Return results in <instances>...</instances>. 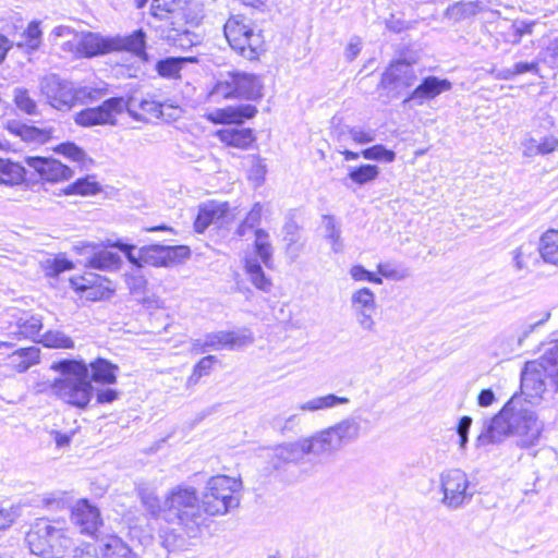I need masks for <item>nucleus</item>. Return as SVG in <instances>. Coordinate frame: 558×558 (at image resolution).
Returning a JSON list of instances; mask_svg holds the SVG:
<instances>
[{"label":"nucleus","instance_id":"1","mask_svg":"<svg viewBox=\"0 0 558 558\" xmlns=\"http://www.w3.org/2000/svg\"><path fill=\"white\" fill-rule=\"evenodd\" d=\"M521 393H514L490 418L483 422L475 447L499 445L507 437L517 435V446L529 449L538 444L544 423L527 405H536L544 400L546 383L533 363H526L521 372Z\"/></svg>","mask_w":558,"mask_h":558},{"label":"nucleus","instance_id":"2","mask_svg":"<svg viewBox=\"0 0 558 558\" xmlns=\"http://www.w3.org/2000/svg\"><path fill=\"white\" fill-rule=\"evenodd\" d=\"M50 369L59 374L48 384L50 393L65 404L86 410L94 398L93 384H117L120 367L108 359L98 356L89 363L82 357L59 359L51 363Z\"/></svg>","mask_w":558,"mask_h":558},{"label":"nucleus","instance_id":"3","mask_svg":"<svg viewBox=\"0 0 558 558\" xmlns=\"http://www.w3.org/2000/svg\"><path fill=\"white\" fill-rule=\"evenodd\" d=\"M166 523L178 525L189 536H195L205 522L195 487L180 484L166 494Z\"/></svg>","mask_w":558,"mask_h":558},{"label":"nucleus","instance_id":"4","mask_svg":"<svg viewBox=\"0 0 558 558\" xmlns=\"http://www.w3.org/2000/svg\"><path fill=\"white\" fill-rule=\"evenodd\" d=\"M109 245L119 250L128 262L134 267L142 269L145 265L153 267H171L182 264L191 257L192 251L187 245H165L154 243L144 245L137 250L136 245L126 243L122 239L109 242Z\"/></svg>","mask_w":558,"mask_h":558},{"label":"nucleus","instance_id":"5","mask_svg":"<svg viewBox=\"0 0 558 558\" xmlns=\"http://www.w3.org/2000/svg\"><path fill=\"white\" fill-rule=\"evenodd\" d=\"M33 555L41 558H63L72 548L73 542L65 531L48 519H37L25 536Z\"/></svg>","mask_w":558,"mask_h":558},{"label":"nucleus","instance_id":"6","mask_svg":"<svg viewBox=\"0 0 558 558\" xmlns=\"http://www.w3.org/2000/svg\"><path fill=\"white\" fill-rule=\"evenodd\" d=\"M40 92L47 102L59 111H69L77 102L96 100L105 92L87 86L76 87L73 82L61 78L58 74H49L40 80Z\"/></svg>","mask_w":558,"mask_h":558},{"label":"nucleus","instance_id":"7","mask_svg":"<svg viewBox=\"0 0 558 558\" xmlns=\"http://www.w3.org/2000/svg\"><path fill=\"white\" fill-rule=\"evenodd\" d=\"M223 34L233 51L254 61L265 51L262 29L243 14L231 15L223 25Z\"/></svg>","mask_w":558,"mask_h":558},{"label":"nucleus","instance_id":"8","mask_svg":"<svg viewBox=\"0 0 558 558\" xmlns=\"http://www.w3.org/2000/svg\"><path fill=\"white\" fill-rule=\"evenodd\" d=\"M265 84L262 75L240 70L220 73L211 93L223 99L259 101L264 97Z\"/></svg>","mask_w":558,"mask_h":558},{"label":"nucleus","instance_id":"9","mask_svg":"<svg viewBox=\"0 0 558 558\" xmlns=\"http://www.w3.org/2000/svg\"><path fill=\"white\" fill-rule=\"evenodd\" d=\"M241 483L227 475H217L208 480L205 492L199 499L203 515H223L239 507L240 499L234 493Z\"/></svg>","mask_w":558,"mask_h":558},{"label":"nucleus","instance_id":"10","mask_svg":"<svg viewBox=\"0 0 558 558\" xmlns=\"http://www.w3.org/2000/svg\"><path fill=\"white\" fill-rule=\"evenodd\" d=\"M314 435L323 456L329 457L360 438L361 423L357 417H347Z\"/></svg>","mask_w":558,"mask_h":558},{"label":"nucleus","instance_id":"11","mask_svg":"<svg viewBox=\"0 0 558 558\" xmlns=\"http://www.w3.org/2000/svg\"><path fill=\"white\" fill-rule=\"evenodd\" d=\"M441 504L457 510L470 504L476 493V485L471 483L465 472L460 469L449 470L440 475Z\"/></svg>","mask_w":558,"mask_h":558},{"label":"nucleus","instance_id":"12","mask_svg":"<svg viewBox=\"0 0 558 558\" xmlns=\"http://www.w3.org/2000/svg\"><path fill=\"white\" fill-rule=\"evenodd\" d=\"M317 445L314 434L294 442L279 445L274 449L268 465L271 470L280 471L286 470L290 464L303 462L308 456L323 457Z\"/></svg>","mask_w":558,"mask_h":558},{"label":"nucleus","instance_id":"13","mask_svg":"<svg viewBox=\"0 0 558 558\" xmlns=\"http://www.w3.org/2000/svg\"><path fill=\"white\" fill-rule=\"evenodd\" d=\"M112 240L106 242H88L81 241L73 246V251L78 254L86 256L85 266L87 268L102 270V271H116L119 270L123 264L121 256L111 252L108 248L112 247L109 245Z\"/></svg>","mask_w":558,"mask_h":558},{"label":"nucleus","instance_id":"14","mask_svg":"<svg viewBox=\"0 0 558 558\" xmlns=\"http://www.w3.org/2000/svg\"><path fill=\"white\" fill-rule=\"evenodd\" d=\"M124 107V97H110L99 106L88 107L75 113L74 122L83 128L116 125L118 122L117 116L123 112Z\"/></svg>","mask_w":558,"mask_h":558},{"label":"nucleus","instance_id":"15","mask_svg":"<svg viewBox=\"0 0 558 558\" xmlns=\"http://www.w3.org/2000/svg\"><path fill=\"white\" fill-rule=\"evenodd\" d=\"M69 282L71 289L86 301H105L114 294V289L109 286L110 280L94 272L71 277Z\"/></svg>","mask_w":558,"mask_h":558},{"label":"nucleus","instance_id":"16","mask_svg":"<svg viewBox=\"0 0 558 558\" xmlns=\"http://www.w3.org/2000/svg\"><path fill=\"white\" fill-rule=\"evenodd\" d=\"M414 59L399 57L390 61L388 66L381 73L377 89L391 90L397 85L411 87L417 80L413 64Z\"/></svg>","mask_w":558,"mask_h":558},{"label":"nucleus","instance_id":"17","mask_svg":"<svg viewBox=\"0 0 558 558\" xmlns=\"http://www.w3.org/2000/svg\"><path fill=\"white\" fill-rule=\"evenodd\" d=\"M452 88V82L447 77H439L436 75L424 76L420 84L403 99V106L413 104L414 106H423L425 102L430 101L449 92Z\"/></svg>","mask_w":558,"mask_h":558},{"label":"nucleus","instance_id":"18","mask_svg":"<svg viewBox=\"0 0 558 558\" xmlns=\"http://www.w3.org/2000/svg\"><path fill=\"white\" fill-rule=\"evenodd\" d=\"M25 162L34 169L40 180L47 182L65 181L74 174L69 166L52 157L27 156Z\"/></svg>","mask_w":558,"mask_h":558},{"label":"nucleus","instance_id":"19","mask_svg":"<svg viewBox=\"0 0 558 558\" xmlns=\"http://www.w3.org/2000/svg\"><path fill=\"white\" fill-rule=\"evenodd\" d=\"M230 214V205L228 202H218L215 199L201 203L193 227L194 231L198 234L211 226H222Z\"/></svg>","mask_w":558,"mask_h":558},{"label":"nucleus","instance_id":"20","mask_svg":"<svg viewBox=\"0 0 558 558\" xmlns=\"http://www.w3.org/2000/svg\"><path fill=\"white\" fill-rule=\"evenodd\" d=\"M351 307L360 327L363 330L373 331L375 326L373 314L377 307L374 292L367 287L356 290L351 296Z\"/></svg>","mask_w":558,"mask_h":558},{"label":"nucleus","instance_id":"21","mask_svg":"<svg viewBox=\"0 0 558 558\" xmlns=\"http://www.w3.org/2000/svg\"><path fill=\"white\" fill-rule=\"evenodd\" d=\"M71 520L82 534L90 536L102 525L99 509L86 499L80 500L72 509Z\"/></svg>","mask_w":558,"mask_h":558},{"label":"nucleus","instance_id":"22","mask_svg":"<svg viewBox=\"0 0 558 558\" xmlns=\"http://www.w3.org/2000/svg\"><path fill=\"white\" fill-rule=\"evenodd\" d=\"M75 53L81 58H95L111 53L110 36L83 32L77 36Z\"/></svg>","mask_w":558,"mask_h":558},{"label":"nucleus","instance_id":"23","mask_svg":"<svg viewBox=\"0 0 558 558\" xmlns=\"http://www.w3.org/2000/svg\"><path fill=\"white\" fill-rule=\"evenodd\" d=\"M7 130L26 143L38 145H44L56 137V128L53 126L38 128L19 121H9Z\"/></svg>","mask_w":558,"mask_h":558},{"label":"nucleus","instance_id":"24","mask_svg":"<svg viewBox=\"0 0 558 558\" xmlns=\"http://www.w3.org/2000/svg\"><path fill=\"white\" fill-rule=\"evenodd\" d=\"M253 342L251 333L241 335L234 331H215L206 333V343L210 350H233Z\"/></svg>","mask_w":558,"mask_h":558},{"label":"nucleus","instance_id":"25","mask_svg":"<svg viewBox=\"0 0 558 558\" xmlns=\"http://www.w3.org/2000/svg\"><path fill=\"white\" fill-rule=\"evenodd\" d=\"M345 161L357 160L364 158L365 160L391 163L396 160L397 154L393 149L388 148L384 144H375L369 147L363 148L360 151H353L350 149L338 150Z\"/></svg>","mask_w":558,"mask_h":558},{"label":"nucleus","instance_id":"26","mask_svg":"<svg viewBox=\"0 0 558 558\" xmlns=\"http://www.w3.org/2000/svg\"><path fill=\"white\" fill-rule=\"evenodd\" d=\"M380 172V168L374 163L348 166L347 175L342 182L348 189L353 186L362 187L374 183L379 178Z\"/></svg>","mask_w":558,"mask_h":558},{"label":"nucleus","instance_id":"27","mask_svg":"<svg viewBox=\"0 0 558 558\" xmlns=\"http://www.w3.org/2000/svg\"><path fill=\"white\" fill-rule=\"evenodd\" d=\"M147 41L146 32L137 28L128 35L110 36L111 53L129 52L131 54L144 53V45Z\"/></svg>","mask_w":558,"mask_h":558},{"label":"nucleus","instance_id":"28","mask_svg":"<svg viewBox=\"0 0 558 558\" xmlns=\"http://www.w3.org/2000/svg\"><path fill=\"white\" fill-rule=\"evenodd\" d=\"M538 365L549 380L550 386L554 387L553 407L558 411V339L539 357Z\"/></svg>","mask_w":558,"mask_h":558},{"label":"nucleus","instance_id":"29","mask_svg":"<svg viewBox=\"0 0 558 558\" xmlns=\"http://www.w3.org/2000/svg\"><path fill=\"white\" fill-rule=\"evenodd\" d=\"M137 496L148 519L166 522V498L161 500L156 492L149 487H140Z\"/></svg>","mask_w":558,"mask_h":558},{"label":"nucleus","instance_id":"30","mask_svg":"<svg viewBox=\"0 0 558 558\" xmlns=\"http://www.w3.org/2000/svg\"><path fill=\"white\" fill-rule=\"evenodd\" d=\"M218 140L228 147L248 149L255 142L253 129H221L216 132Z\"/></svg>","mask_w":558,"mask_h":558},{"label":"nucleus","instance_id":"31","mask_svg":"<svg viewBox=\"0 0 558 558\" xmlns=\"http://www.w3.org/2000/svg\"><path fill=\"white\" fill-rule=\"evenodd\" d=\"M296 210L290 209L286 217L284 223L282 226V240L286 243L287 254H289L292 259L296 258L300 253V247L296 246L300 240V230L301 226L296 222Z\"/></svg>","mask_w":558,"mask_h":558},{"label":"nucleus","instance_id":"32","mask_svg":"<svg viewBox=\"0 0 558 558\" xmlns=\"http://www.w3.org/2000/svg\"><path fill=\"white\" fill-rule=\"evenodd\" d=\"M101 558H138L137 554L119 536L110 535L99 545Z\"/></svg>","mask_w":558,"mask_h":558},{"label":"nucleus","instance_id":"33","mask_svg":"<svg viewBox=\"0 0 558 558\" xmlns=\"http://www.w3.org/2000/svg\"><path fill=\"white\" fill-rule=\"evenodd\" d=\"M25 167L9 158H0V184L15 186L26 181Z\"/></svg>","mask_w":558,"mask_h":558},{"label":"nucleus","instance_id":"34","mask_svg":"<svg viewBox=\"0 0 558 558\" xmlns=\"http://www.w3.org/2000/svg\"><path fill=\"white\" fill-rule=\"evenodd\" d=\"M549 317V312H545L542 317L531 314L523 322L513 324L512 327L517 333V343H524L525 340L537 333Z\"/></svg>","mask_w":558,"mask_h":558},{"label":"nucleus","instance_id":"35","mask_svg":"<svg viewBox=\"0 0 558 558\" xmlns=\"http://www.w3.org/2000/svg\"><path fill=\"white\" fill-rule=\"evenodd\" d=\"M244 270L256 289L266 293L270 292L272 288L271 279L265 274L260 262L256 257L244 258Z\"/></svg>","mask_w":558,"mask_h":558},{"label":"nucleus","instance_id":"36","mask_svg":"<svg viewBox=\"0 0 558 558\" xmlns=\"http://www.w3.org/2000/svg\"><path fill=\"white\" fill-rule=\"evenodd\" d=\"M324 238L331 244L333 253H342L344 248L343 239L341 236V225L333 215H323Z\"/></svg>","mask_w":558,"mask_h":558},{"label":"nucleus","instance_id":"37","mask_svg":"<svg viewBox=\"0 0 558 558\" xmlns=\"http://www.w3.org/2000/svg\"><path fill=\"white\" fill-rule=\"evenodd\" d=\"M482 9V2L476 1H458L452 4H450L445 10V17L448 20H452L453 22H461L466 19H471L475 16Z\"/></svg>","mask_w":558,"mask_h":558},{"label":"nucleus","instance_id":"38","mask_svg":"<svg viewBox=\"0 0 558 558\" xmlns=\"http://www.w3.org/2000/svg\"><path fill=\"white\" fill-rule=\"evenodd\" d=\"M15 369L19 373L27 372L33 365L40 361V349L35 345L19 348L10 354Z\"/></svg>","mask_w":558,"mask_h":558},{"label":"nucleus","instance_id":"39","mask_svg":"<svg viewBox=\"0 0 558 558\" xmlns=\"http://www.w3.org/2000/svg\"><path fill=\"white\" fill-rule=\"evenodd\" d=\"M538 253L545 263L558 265V230L550 229L541 236Z\"/></svg>","mask_w":558,"mask_h":558},{"label":"nucleus","instance_id":"40","mask_svg":"<svg viewBox=\"0 0 558 558\" xmlns=\"http://www.w3.org/2000/svg\"><path fill=\"white\" fill-rule=\"evenodd\" d=\"M15 327L16 330L12 332L13 335L38 342L44 325L40 316L31 315L27 318H19Z\"/></svg>","mask_w":558,"mask_h":558},{"label":"nucleus","instance_id":"41","mask_svg":"<svg viewBox=\"0 0 558 558\" xmlns=\"http://www.w3.org/2000/svg\"><path fill=\"white\" fill-rule=\"evenodd\" d=\"M269 234L265 229H256L255 230V241H254V253L256 257L260 260V264H264L268 269H272L274 260V248L271 243L268 241Z\"/></svg>","mask_w":558,"mask_h":558},{"label":"nucleus","instance_id":"42","mask_svg":"<svg viewBox=\"0 0 558 558\" xmlns=\"http://www.w3.org/2000/svg\"><path fill=\"white\" fill-rule=\"evenodd\" d=\"M62 192L64 195H96L101 192V185L95 177L85 175L69 184Z\"/></svg>","mask_w":558,"mask_h":558},{"label":"nucleus","instance_id":"43","mask_svg":"<svg viewBox=\"0 0 558 558\" xmlns=\"http://www.w3.org/2000/svg\"><path fill=\"white\" fill-rule=\"evenodd\" d=\"M350 399L347 397L328 393L325 396L313 398L300 405L303 411L315 412L319 410L332 409L342 404H348Z\"/></svg>","mask_w":558,"mask_h":558},{"label":"nucleus","instance_id":"44","mask_svg":"<svg viewBox=\"0 0 558 558\" xmlns=\"http://www.w3.org/2000/svg\"><path fill=\"white\" fill-rule=\"evenodd\" d=\"M22 40L16 44L27 53L37 51L41 45L43 32L39 21H32L21 35Z\"/></svg>","mask_w":558,"mask_h":558},{"label":"nucleus","instance_id":"45","mask_svg":"<svg viewBox=\"0 0 558 558\" xmlns=\"http://www.w3.org/2000/svg\"><path fill=\"white\" fill-rule=\"evenodd\" d=\"M538 257V243L526 242L514 251L513 263L517 269L522 270L535 265Z\"/></svg>","mask_w":558,"mask_h":558},{"label":"nucleus","instance_id":"46","mask_svg":"<svg viewBox=\"0 0 558 558\" xmlns=\"http://www.w3.org/2000/svg\"><path fill=\"white\" fill-rule=\"evenodd\" d=\"M345 134L349 135L354 144L361 146L375 142L377 137L376 130L365 125H344L339 132V140H342Z\"/></svg>","mask_w":558,"mask_h":558},{"label":"nucleus","instance_id":"47","mask_svg":"<svg viewBox=\"0 0 558 558\" xmlns=\"http://www.w3.org/2000/svg\"><path fill=\"white\" fill-rule=\"evenodd\" d=\"M191 0H153L150 14L158 20H166L178 11L184 10Z\"/></svg>","mask_w":558,"mask_h":558},{"label":"nucleus","instance_id":"48","mask_svg":"<svg viewBox=\"0 0 558 558\" xmlns=\"http://www.w3.org/2000/svg\"><path fill=\"white\" fill-rule=\"evenodd\" d=\"M167 39L171 46L181 49L182 51H189L193 46L199 43L198 36L189 29H171L167 35Z\"/></svg>","mask_w":558,"mask_h":558},{"label":"nucleus","instance_id":"49","mask_svg":"<svg viewBox=\"0 0 558 558\" xmlns=\"http://www.w3.org/2000/svg\"><path fill=\"white\" fill-rule=\"evenodd\" d=\"M38 343L50 349H74V340L60 330H47Z\"/></svg>","mask_w":558,"mask_h":558},{"label":"nucleus","instance_id":"50","mask_svg":"<svg viewBox=\"0 0 558 558\" xmlns=\"http://www.w3.org/2000/svg\"><path fill=\"white\" fill-rule=\"evenodd\" d=\"M263 206L260 203H255L251 210L246 214L245 218L239 223L234 234L243 238L250 231L259 229L258 226L262 221Z\"/></svg>","mask_w":558,"mask_h":558},{"label":"nucleus","instance_id":"51","mask_svg":"<svg viewBox=\"0 0 558 558\" xmlns=\"http://www.w3.org/2000/svg\"><path fill=\"white\" fill-rule=\"evenodd\" d=\"M45 275L49 278H58L62 272L72 270L74 263L64 254H59L53 258L46 259L43 263Z\"/></svg>","mask_w":558,"mask_h":558},{"label":"nucleus","instance_id":"52","mask_svg":"<svg viewBox=\"0 0 558 558\" xmlns=\"http://www.w3.org/2000/svg\"><path fill=\"white\" fill-rule=\"evenodd\" d=\"M183 66V58L166 57L159 59L155 64V70L159 76L165 78H178Z\"/></svg>","mask_w":558,"mask_h":558},{"label":"nucleus","instance_id":"53","mask_svg":"<svg viewBox=\"0 0 558 558\" xmlns=\"http://www.w3.org/2000/svg\"><path fill=\"white\" fill-rule=\"evenodd\" d=\"M13 101L16 108L28 116L37 113V102L29 95L28 89L16 87L13 92Z\"/></svg>","mask_w":558,"mask_h":558},{"label":"nucleus","instance_id":"54","mask_svg":"<svg viewBox=\"0 0 558 558\" xmlns=\"http://www.w3.org/2000/svg\"><path fill=\"white\" fill-rule=\"evenodd\" d=\"M524 343H517V333L511 326L504 335L496 339V345L499 354L510 355L517 353Z\"/></svg>","mask_w":558,"mask_h":558},{"label":"nucleus","instance_id":"55","mask_svg":"<svg viewBox=\"0 0 558 558\" xmlns=\"http://www.w3.org/2000/svg\"><path fill=\"white\" fill-rule=\"evenodd\" d=\"M53 151L71 161L84 162L87 158L86 151L74 142L66 141L53 147Z\"/></svg>","mask_w":558,"mask_h":558},{"label":"nucleus","instance_id":"56","mask_svg":"<svg viewBox=\"0 0 558 558\" xmlns=\"http://www.w3.org/2000/svg\"><path fill=\"white\" fill-rule=\"evenodd\" d=\"M229 107L231 113V123L236 125L245 123L247 120L255 118L258 113L257 107L253 104H240Z\"/></svg>","mask_w":558,"mask_h":558},{"label":"nucleus","instance_id":"57","mask_svg":"<svg viewBox=\"0 0 558 558\" xmlns=\"http://www.w3.org/2000/svg\"><path fill=\"white\" fill-rule=\"evenodd\" d=\"M124 281L131 294L143 295L146 293L148 282L141 272V269L135 268L132 272H126L124 275Z\"/></svg>","mask_w":558,"mask_h":558},{"label":"nucleus","instance_id":"58","mask_svg":"<svg viewBox=\"0 0 558 558\" xmlns=\"http://www.w3.org/2000/svg\"><path fill=\"white\" fill-rule=\"evenodd\" d=\"M378 276L388 280L400 281L410 276L409 269L404 267H396L390 263H379L377 265Z\"/></svg>","mask_w":558,"mask_h":558},{"label":"nucleus","instance_id":"59","mask_svg":"<svg viewBox=\"0 0 558 558\" xmlns=\"http://www.w3.org/2000/svg\"><path fill=\"white\" fill-rule=\"evenodd\" d=\"M218 362L215 355L202 357L193 367V373L189 378L190 384H196L203 376L209 375L213 366Z\"/></svg>","mask_w":558,"mask_h":558},{"label":"nucleus","instance_id":"60","mask_svg":"<svg viewBox=\"0 0 558 558\" xmlns=\"http://www.w3.org/2000/svg\"><path fill=\"white\" fill-rule=\"evenodd\" d=\"M161 545L168 554L175 553L184 548L186 539L183 535L178 534L174 530L160 534Z\"/></svg>","mask_w":558,"mask_h":558},{"label":"nucleus","instance_id":"61","mask_svg":"<svg viewBox=\"0 0 558 558\" xmlns=\"http://www.w3.org/2000/svg\"><path fill=\"white\" fill-rule=\"evenodd\" d=\"M350 276L355 281H366L374 284H381L383 279L378 272L366 269L363 265H353L350 269Z\"/></svg>","mask_w":558,"mask_h":558},{"label":"nucleus","instance_id":"62","mask_svg":"<svg viewBox=\"0 0 558 558\" xmlns=\"http://www.w3.org/2000/svg\"><path fill=\"white\" fill-rule=\"evenodd\" d=\"M557 146L558 140L555 136L549 135L542 137L539 142L531 138L529 148H535V153L538 155H547L555 151Z\"/></svg>","mask_w":558,"mask_h":558},{"label":"nucleus","instance_id":"63","mask_svg":"<svg viewBox=\"0 0 558 558\" xmlns=\"http://www.w3.org/2000/svg\"><path fill=\"white\" fill-rule=\"evenodd\" d=\"M22 515V506L12 505L10 508H0V531L9 529Z\"/></svg>","mask_w":558,"mask_h":558},{"label":"nucleus","instance_id":"64","mask_svg":"<svg viewBox=\"0 0 558 558\" xmlns=\"http://www.w3.org/2000/svg\"><path fill=\"white\" fill-rule=\"evenodd\" d=\"M162 102L163 101L156 99L155 96L148 95L138 102V108L159 119L160 114H162Z\"/></svg>","mask_w":558,"mask_h":558}]
</instances>
